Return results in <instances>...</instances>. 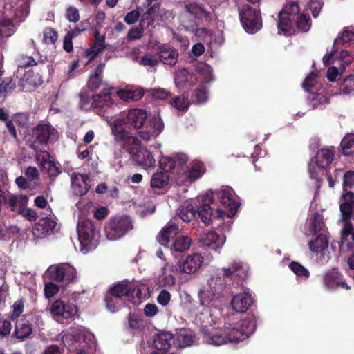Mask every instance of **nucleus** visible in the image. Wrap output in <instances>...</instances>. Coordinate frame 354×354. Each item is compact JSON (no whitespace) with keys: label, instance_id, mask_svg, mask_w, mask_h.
<instances>
[{"label":"nucleus","instance_id":"f257e3e1","mask_svg":"<svg viewBox=\"0 0 354 354\" xmlns=\"http://www.w3.org/2000/svg\"><path fill=\"white\" fill-rule=\"evenodd\" d=\"M256 328V322L253 316L246 317L236 325L231 323L226 324L225 329L226 334L212 333L209 329L202 328L203 337L207 343L215 346H221L228 342H239L247 339L254 333Z\"/></svg>","mask_w":354,"mask_h":354},{"label":"nucleus","instance_id":"f03ea898","mask_svg":"<svg viewBox=\"0 0 354 354\" xmlns=\"http://www.w3.org/2000/svg\"><path fill=\"white\" fill-rule=\"evenodd\" d=\"M26 8V5L21 9L17 8L15 10L12 3H6L4 5L3 18L0 21V44L3 42L4 38L10 37L15 32L14 21H22L27 15Z\"/></svg>","mask_w":354,"mask_h":354},{"label":"nucleus","instance_id":"7ed1b4c3","mask_svg":"<svg viewBox=\"0 0 354 354\" xmlns=\"http://www.w3.org/2000/svg\"><path fill=\"white\" fill-rule=\"evenodd\" d=\"M81 250L86 253L94 250L99 241V232L89 219L80 220L77 227Z\"/></svg>","mask_w":354,"mask_h":354},{"label":"nucleus","instance_id":"20e7f679","mask_svg":"<svg viewBox=\"0 0 354 354\" xmlns=\"http://www.w3.org/2000/svg\"><path fill=\"white\" fill-rule=\"evenodd\" d=\"M344 202L340 205L342 221L344 226L341 230L342 239L346 241L349 236L354 241V227L351 223V218L354 220V194L347 192L342 196Z\"/></svg>","mask_w":354,"mask_h":354},{"label":"nucleus","instance_id":"39448f33","mask_svg":"<svg viewBox=\"0 0 354 354\" xmlns=\"http://www.w3.org/2000/svg\"><path fill=\"white\" fill-rule=\"evenodd\" d=\"M216 194L221 204L229 208V211L227 213L218 209L216 211V217L222 218L225 214H227V217L232 216L239 206L237 195L232 189L228 186H223L221 187V189L216 192Z\"/></svg>","mask_w":354,"mask_h":354},{"label":"nucleus","instance_id":"423d86ee","mask_svg":"<svg viewBox=\"0 0 354 354\" xmlns=\"http://www.w3.org/2000/svg\"><path fill=\"white\" fill-rule=\"evenodd\" d=\"M50 279L66 285L77 281L76 269L70 264L61 263L50 266L47 270Z\"/></svg>","mask_w":354,"mask_h":354},{"label":"nucleus","instance_id":"0eeeda50","mask_svg":"<svg viewBox=\"0 0 354 354\" xmlns=\"http://www.w3.org/2000/svg\"><path fill=\"white\" fill-rule=\"evenodd\" d=\"M132 228V222L128 216L116 217L106 227V236L109 240L115 241L124 236Z\"/></svg>","mask_w":354,"mask_h":354},{"label":"nucleus","instance_id":"6e6552de","mask_svg":"<svg viewBox=\"0 0 354 354\" xmlns=\"http://www.w3.org/2000/svg\"><path fill=\"white\" fill-rule=\"evenodd\" d=\"M93 339V335L82 326L71 328L62 337L64 345L68 348H77L80 344H87Z\"/></svg>","mask_w":354,"mask_h":354},{"label":"nucleus","instance_id":"1a4fd4ad","mask_svg":"<svg viewBox=\"0 0 354 354\" xmlns=\"http://www.w3.org/2000/svg\"><path fill=\"white\" fill-rule=\"evenodd\" d=\"M239 17L242 26L247 32L253 34L260 30L261 17L256 9L245 6L240 12Z\"/></svg>","mask_w":354,"mask_h":354},{"label":"nucleus","instance_id":"9d476101","mask_svg":"<svg viewBox=\"0 0 354 354\" xmlns=\"http://www.w3.org/2000/svg\"><path fill=\"white\" fill-rule=\"evenodd\" d=\"M334 153L332 149L324 148L319 150L315 157L316 160H311L308 165V171L312 179L315 180L316 185L319 187L320 183L315 176L317 174V167L319 169L327 168L333 160Z\"/></svg>","mask_w":354,"mask_h":354},{"label":"nucleus","instance_id":"9b49d317","mask_svg":"<svg viewBox=\"0 0 354 354\" xmlns=\"http://www.w3.org/2000/svg\"><path fill=\"white\" fill-rule=\"evenodd\" d=\"M223 290L221 280L218 277L211 278L207 284L200 291L198 297L201 305H206L218 299Z\"/></svg>","mask_w":354,"mask_h":354},{"label":"nucleus","instance_id":"f8f14e48","mask_svg":"<svg viewBox=\"0 0 354 354\" xmlns=\"http://www.w3.org/2000/svg\"><path fill=\"white\" fill-rule=\"evenodd\" d=\"M204 258L201 254L194 253L189 255L183 263L178 262L172 266L171 271L176 274H192L201 267Z\"/></svg>","mask_w":354,"mask_h":354},{"label":"nucleus","instance_id":"ddd939ff","mask_svg":"<svg viewBox=\"0 0 354 354\" xmlns=\"http://www.w3.org/2000/svg\"><path fill=\"white\" fill-rule=\"evenodd\" d=\"M59 136L58 131L49 124H39L32 129V138L41 144L55 142Z\"/></svg>","mask_w":354,"mask_h":354},{"label":"nucleus","instance_id":"4468645a","mask_svg":"<svg viewBox=\"0 0 354 354\" xmlns=\"http://www.w3.org/2000/svg\"><path fill=\"white\" fill-rule=\"evenodd\" d=\"M174 342V336L168 332L157 334L153 339V346H148L145 354H163L168 352Z\"/></svg>","mask_w":354,"mask_h":354},{"label":"nucleus","instance_id":"2eb2a0df","mask_svg":"<svg viewBox=\"0 0 354 354\" xmlns=\"http://www.w3.org/2000/svg\"><path fill=\"white\" fill-rule=\"evenodd\" d=\"M57 225L55 220L52 217H44L36 223L32 230L35 240L44 239L55 232Z\"/></svg>","mask_w":354,"mask_h":354},{"label":"nucleus","instance_id":"dca6fc26","mask_svg":"<svg viewBox=\"0 0 354 354\" xmlns=\"http://www.w3.org/2000/svg\"><path fill=\"white\" fill-rule=\"evenodd\" d=\"M308 245L310 251L316 253L322 262H327L329 260L328 239L325 234H319L315 240L310 241Z\"/></svg>","mask_w":354,"mask_h":354},{"label":"nucleus","instance_id":"f3484780","mask_svg":"<svg viewBox=\"0 0 354 354\" xmlns=\"http://www.w3.org/2000/svg\"><path fill=\"white\" fill-rule=\"evenodd\" d=\"M226 237L223 234H218L214 231L203 232L198 236V241L204 246L217 251L221 249L225 243Z\"/></svg>","mask_w":354,"mask_h":354},{"label":"nucleus","instance_id":"a211bd4d","mask_svg":"<svg viewBox=\"0 0 354 354\" xmlns=\"http://www.w3.org/2000/svg\"><path fill=\"white\" fill-rule=\"evenodd\" d=\"M71 182L72 191L77 196L86 194L91 187V179L87 174L73 173Z\"/></svg>","mask_w":354,"mask_h":354},{"label":"nucleus","instance_id":"6ab92c4d","mask_svg":"<svg viewBox=\"0 0 354 354\" xmlns=\"http://www.w3.org/2000/svg\"><path fill=\"white\" fill-rule=\"evenodd\" d=\"M77 307L71 304H65L61 300H56L52 304L50 312L55 318L69 319L77 313Z\"/></svg>","mask_w":354,"mask_h":354},{"label":"nucleus","instance_id":"aec40b11","mask_svg":"<svg viewBox=\"0 0 354 354\" xmlns=\"http://www.w3.org/2000/svg\"><path fill=\"white\" fill-rule=\"evenodd\" d=\"M248 266L241 261H234L223 268V276L230 279H244L248 274Z\"/></svg>","mask_w":354,"mask_h":354},{"label":"nucleus","instance_id":"412c9836","mask_svg":"<svg viewBox=\"0 0 354 354\" xmlns=\"http://www.w3.org/2000/svg\"><path fill=\"white\" fill-rule=\"evenodd\" d=\"M147 118L145 110L142 109H131L126 114V123L133 129H141L145 124Z\"/></svg>","mask_w":354,"mask_h":354},{"label":"nucleus","instance_id":"4be33fe9","mask_svg":"<svg viewBox=\"0 0 354 354\" xmlns=\"http://www.w3.org/2000/svg\"><path fill=\"white\" fill-rule=\"evenodd\" d=\"M50 158V154L47 151L37 152L36 155L37 161L41 169L50 177H56L60 174V170Z\"/></svg>","mask_w":354,"mask_h":354},{"label":"nucleus","instance_id":"5701e85b","mask_svg":"<svg viewBox=\"0 0 354 354\" xmlns=\"http://www.w3.org/2000/svg\"><path fill=\"white\" fill-rule=\"evenodd\" d=\"M42 82V77L39 73L29 71L19 79V86L24 91H32Z\"/></svg>","mask_w":354,"mask_h":354},{"label":"nucleus","instance_id":"b1692460","mask_svg":"<svg viewBox=\"0 0 354 354\" xmlns=\"http://www.w3.org/2000/svg\"><path fill=\"white\" fill-rule=\"evenodd\" d=\"M253 303L250 295L246 292H240L234 295L231 300V307L236 313H243Z\"/></svg>","mask_w":354,"mask_h":354},{"label":"nucleus","instance_id":"393cba45","mask_svg":"<svg viewBox=\"0 0 354 354\" xmlns=\"http://www.w3.org/2000/svg\"><path fill=\"white\" fill-rule=\"evenodd\" d=\"M159 60L165 64L175 65L178 60V52L176 49L167 44H162L158 48Z\"/></svg>","mask_w":354,"mask_h":354},{"label":"nucleus","instance_id":"a878e982","mask_svg":"<svg viewBox=\"0 0 354 354\" xmlns=\"http://www.w3.org/2000/svg\"><path fill=\"white\" fill-rule=\"evenodd\" d=\"M214 201L213 192L209 191L202 197V205L198 209V216L201 218L202 222L207 224L210 222L212 216V209L210 204Z\"/></svg>","mask_w":354,"mask_h":354},{"label":"nucleus","instance_id":"bb28decb","mask_svg":"<svg viewBox=\"0 0 354 354\" xmlns=\"http://www.w3.org/2000/svg\"><path fill=\"white\" fill-rule=\"evenodd\" d=\"M136 163L145 169L152 168L155 166L156 160L150 151L147 149H140L133 155Z\"/></svg>","mask_w":354,"mask_h":354},{"label":"nucleus","instance_id":"cd10ccee","mask_svg":"<svg viewBox=\"0 0 354 354\" xmlns=\"http://www.w3.org/2000/svg\"><path fill=\"white\" fill-rule=\"evenodd\" d=\"M179 232L180 230L178 225L174 221H170L158 234L157 240L160 245H166Z\"/></svg>","mask_w":354,"mask_h":354},{"label":"nucleus","instance_id":"c85d7f7f","mask_svg":"<svg viewBox=\"0 0 354 354\" xmlns=\"http://www.w3.org/2000/svg\"><path fill=\"white\" fill-rule=\"evenodd\" d=\"M175 340L176 346L180 348L191 346L196 342L194 333L185 328H182L177 332Z\"/></svg>","mask_w":354,"mask_h":354},{"label":"nucleus","instance_id":"c756f323","mask_svg":"<svg viewBox=\"0 0 354 354\" xmlns=\"http://www.w3.org/2000/svg\"><path fill=\"white\" fill-rule=\"evenodd\" d=\"M93 102H95L94 108L100 109L99 111L104 110L106 112L114 106V102L109 92L95 95ZM99 114L104 115L102 112H100Z\"/></svg>","mask_w":354,"mask_h":354},{"label":"nucleus","instance_id":"7c9ffc66","mask_svg":"<svg viewBox=\"0 0 354 354\" xmlns=\"http://www.w3.org/2000/svg\"><path fill=\"white\" fill-rule=\"evenodd\" d=\"M131 288L129 282L124 281L116 283L111 288L109 289L108 301L111 302V298L114 297L121 300L123 296L129 295L131 292Z\"/></svg>","mask_w":354,"mask_h":354},{"label":"nucleus","instance_id":"2f4dec72","mask_svg":"<svg viewBox=\"0 0 354 354\" xmlns=\"http://www.w3.org/2000/svg\"><path fill=\"white\" fill-rule=\"evenodd\" d=\"M186 10L194 15L196 17L209 21L212 19V12L205 8L196 3L187 4L185 6Z\"/></svg>","mask_w":354,"mask_h":354},{"label":"nucleus","instance_id":"473e14b6","mask_svg":"<svg viewBox=\"0 0 354 354\" xmlns=\"http://www.w3.org/2000/svg\"><path fill=\"white\" fill-rule=\"evenodd\" d=\"M141 88H123L117 92V95L123 101H137L143 96Z\"/></svg>","mask_w":354,"mask_h":354},{"label":"nucleus","instance_id":"72a5a7b5","mask_svg":"<svg viewBox=\"0 0 354 354\" xmlns=\"http://www.w3.org/2000/svg\"><path fill=\"white\" fill-rule=\"evenodd\" d=\"M204 173L203 164L200 161H193L190 163L186 173L187 181L192 183L199 178Z\"/></svg>","mask_w":354,"mask_h":354},{"label":"nucleus","instance_id":"f704fd0d","mask_svg":"<svg viewBox=\"0 0 354 354\" xmlns=\"http://www.w3.org/2000/svg\"><path fill=\"white\" fill-rule=\"evenodd\" d=\"M195 80L196 77L185 68L180 69L176 73L175 82L178 87L183 86L187 83L193 84Z\"/></svg>","mask_w":354,"mask_h":354},{"label":"nucleus","instance_id":"c9c22d12","mask_svg":"<svg viewBox=\"0 0 354 354\" xmlns=\"http://www.w3.org/2000/svg\"><path fill=\"white\" fill-rule=\"evenodd\" d=\"M167 263L162 268V274L157 278V285L160 288H171L176 284V278L166 273Z\"/></svg>","mask_w":354,"mask_h":354},{"label":"nucleus","instance_id":"e433bc0d","mask_svg":"<svg viewBox=\"0 0 354 354\" xmlns=\"http://www.w3.org/2000/svg\"><path fill=\"white\" fill-rule=\"evenodd\" d=\"M7 202L12 210L19 208V211L27 204L28 197L25 195H13L8 196Z\"/></svg>","mask_w":354,"mask_h":354},{"label":"nucleus","instance_id":"4c0bfd02","mask_svg":"<svg viewBox=\"0 0 354 354\" xmlns=\"http://www.w3.org/2000/svg\"><path fill=\"white\" fill-rule=\"evenodd\" d=\"M196 71L198 74V79L205 82H209L213 79L212 67L205 63L198 64Z\"/></svg>","mask_w":354,"mask_h":354},{"label":"nucleus","instance_id":"58836bf2","mask_svg":"<svg viewBox=\"0 0 354 354\" xmlns=\"http://www.w3.org/2000/svg\"><path fill=\"white\" fill-rule=\"evenodd\" d=\"M192 244V239L187 236H179L174 243L173 248L176 252H184L189 250Z\"/></svg>","mask_w":354,"mask_h":354},{"label":"nucleus","instance_id":"ea45409f","mask_svg":"<svg viewBox=\"0 0 354 354\" xmlns=\"http://www.w3.org/2000/svg\"><path fill=\"white\" fill-rule=\"evenodd\" d=\"M32 333V328L28 322H21L16 325L15 335L17 339H24Z\"/></svg>","mask_w":354,"mask_h":354},{"label":"nucleus","instance_id":"a19ab883","mask_svg":"<svg viewBox=\"0 0 354 354\" xmlns=\"http://www.w3.org/2000/svg\"><path fill=\"white\" fill-rule=\"evenodd\" d=\"M178 214L183 221H189L195 217L196 211L191 204L187 203L179 207Z\"/></svg>","mask_w":354,"mask_h":354},{"label":"nucleus","instance_id":"79ce46f5","mask_svg":"<svg viewBox=\"0 0 354 354\" xmlns=\"http://www.w3.org/2000/svg\"><path fill=\"white\" fill-rule=\"evenodd\" d=\"M169 181V176L167 172H156L151 178V185L156 188H162L165 186Z\"/></svg>","mask_w":354,"mask_h":354},{"label":"nucleus","instance_id":"37998d69","mask_svg":"<svg viewBox=\"0 0 354 354\" xmlns=\"http://www.w3.org/2000/svg\"><path fill=\"white\" fill-rule=\"evenodd\" d=\"M325 227L323 216L319 214H315L311 219L309 227L310 234H315L324 230Z\"/></svg>","mask_w":354,"mask_h":354},{"label":"nucleus","instance_id":"c03bdc74","mask_svg":"<svg viewBox=\"0 0 354 354\" xmlns=\"http://www.w3.org/2000/svg\"><path fill=\"white\" fill-rule=\"evenodd\" d=\"M147 127L152 131L153 135L158 137L164 129V124L160 115H154L150 120Z\"/></svg>","mask_w":354,"mask_h":354},{"label":"nucleus","instance_id":"a18cd8bd","mask_svg":"<svg viewBox=\"0 0 354 354\" xmlns=\"http://www.w3.org/2000/svg\"><path fill=\"white\" fill-rule=\"evenodd\" d=\"M277 26L279 33L288 34L292 27L291 18L289 16L284 15V13H279Z\"/></svg>","mask_w":354,"mask_h":354},{"label":"nucleus","instance_id":"49530a36","mask_svg":"<svg viewBox=\"0 0 354 354\" xmlns=\"http://www.w3.org/2000/svg\"><path fill=\"white\" fill-rule=\"evenodd\" d=\"M104 68V64H100L95 69V74L91 75L88 81V86L91 90L97 89L101 82L100 75Z\"/></svg>","mask_w":354,"mask_h":354},{"label":"nucleus","instance_id":"de8ad7c7","mask_svg":"<svg viewBox=\"0 0 354 354\" xmlns=\"http://www.w3.org/2000/svg\"><path fill=\"white\" fill-rule=\"evenodd\" d=\"M341 275L335 270L326 273L324 277L325 285L330 289L337 287V281L340 280Z\"/></svg>","mask_w":354,"mask_h":354},{"label":"nucleus","instance_id":"09e8293b","mask_svg":"<svg viewBox=\"0 0 354 354\" xmlns=\"http://www.w3.org/2000/svg\"><path fill=\"white\" fill-rule=\"evenodd\" d=\"M15 82L10 78L0 80V97H5L15 88Z\"/></svg>","mask_w":354,"mask_h":354},{"label":"nucleus","instance_id":"8fccbe9b","mask_svg":"<svg viewBox=\"0 0 354 354\" xmlns=\"http://www.w3.org/2000/svg\"><path fill=\"white\" fill-rule=\"evenodd\" d=\"M343 153L348 156L354 153V136H346L341 142Z\"/></svg>","mask_w":354,"mask_h":354},{"label":"nucleus","instance_id":"3c124183","mask_svg":"<svg viewBox=\"0 0 354 354\" xmlns=\"http://www.w3.org/2000/svg\"><path fill=\"white\" fill-rule=\"evenodd\" d=\"M111 133L117 141H123L129 137V132L123 127H118L110 124Z\"/></svg>","mask_w":354,"mask_h":354},{"label":"nucleus","instance_id":"603ef678","mask_svg":"<svg viewBox=\"0 0 354 354\" xmlns=\"http://www.w3.org/2000/svg\"><path fill=\"white\" fill-rule=\"evenodd\" d=\"M339 90L343 94H351L354 93V75H349L344 78L340 84Z\"/></svg>","mask_w":354,"mask_h":354},{"label":"nucleus","instance_id":"864d4df0","mask_svg":"<svg viewBox=\"0 0 354 354\" xmlns=\"http://www.w3.org/2000/svg\"><path fill=\"white\" fill-rule=\"evenodd\" d=\"M299 12V6L297 1H290L287 3L283 10L279 13H284V15L289 16L290 18L297 15Z\"/></svg>","mask_w":354,"mask_h":354},{"label":"nucleus","instance_id":"5fc2aeb1","mask_svg":"<svg viewBox=\"0 0 354 354\" xmlns=\"http://www.w3.org/2000/svg\"><path fill=\"white\" fill-rule=\"evenodd\" d=\"M180 299V306L182 308L189 312L194 310L193 306V299L191 295L183 291L179 295Z\"/></svg>","mask_w":354,"mask_h":354},{"label":"nucleus","instance_id":"6e6d98bb","mask_svg":"<svg viewBox=\"0 0 354 354\" xmlns=\"http://www.w3.org/2000/svg\"><path fill=\"white\" fill-rule=\"evenodd\" d=\"M80 106L81 107V109L85 111H88L91 108H94V104L95 103V102H93L94 95H93L92 97H91L87 94L82 92L80 93Z\"/></svg>","mask_w":354,"mask_h":354},{"label":"nucleus","instance_id":"4d7b16f0","mask_svg":"<svg viewBox=\"0 0 354 354\" xmlns=\"http://www.w3.org/2000/svg\"><path fill=\"white\" fill-rule=\"evenodd\" d=\"M138 62L140 65L144 66L155 67L158 64L159 59L156 55L147 53L140 57Z\"/></svg>","mask_w":354,"mask_h":354},{"label":"nucleus","instance_id":"13d9d810","mask_svg":"<svg viewBox=\"0 0 354 354\" xmlns=\"http://www.w3.org/2000/svg\"><path fill=\"white\" fill-rule=\"evenodd\" d=\"M341 42L344 44L354 42V29L352 30L345 29L341 37L335 40L334 46L338 45Z\"/></svg>","mask_w":354,"mask_h":354},{"label":"nucleus","instance_id":"bf43d9fd","mask_svg":"<svg viewBox=\"0 0 354 354\" xmlns=\"http://www.w3.org/2000/svg\"><path fill=\"white\" fill-rule=\"evenodd\" d=\"M289 267L292 270V271L299 277H305L306 279L309 277L308 270L304 268L302 265L297 262H292Z\"/></svg>","mask_w":354,"mask_h":354},{"label":"nucleus","instance_id":"052dcab7","mask_svg":"<svg viewBox=\"0 0 354 354\" xmlns=\"http://www.w3.org/2000/svg\"><path fill=\"white\" fill-rule=\"evenodd\" d=\"M297 25L298 28H299L301 31H308L310 29L311 25L309 15L304 14L301 15L297 20Z\"/></svg>","mask_w":354,"mask_h":354},{"label":"nucleus","instance_id":"680f3d73","mask_svg":"<svg viewBox=\"0 0 354 354\" xmlns=\"http://www.w3.org/2000/svg\"><path fill=\"white\" fill-rule=\"evenodd\" d=\"M309 97L310 99V103L313 109H315L318 107L319 105L328 102L327 97L320 93H312Z\"/></svg>","mask_w":354,"mask_h":354},{"label":"nucleus","instance_id":"e2e57ef3","mask_svg":"<svg viewBox=\"0 0 354 354\" xmlns=\"http://www.w3.org/2000/svg\"><path fill=\"white\" fill-rule=\"evenodd\" d=\"M17 62L18 67L21 68L32 66L36 64V62L32 58V57L26 56L24 55L19 56L17 59Z\"/></svg>","mask_w":354,"mask_h":354},{"label":"nucleus","instance_id":"0e129e2a","mask_svg":"<svg viewBox=\"0 0 354 354\" xmlns=\"http://www.w3.org/2000/svg\"><path fill=\"white\" fill-rule=\"evenodd\" d=\"M171 105L178 110L185 111L189 106V101L187 98L182 97H175L171 102Z\"/></svg>","mask_w":354,"mask_h":354},{"label":"nucleus","instance_id":"69168bd1","mask_svg":"<svg viewBox=\"0 0 354 354\" xmlns=\"http://www.w3.org/2000/svg\"><path fill=\"white\" fill-rule=\"evenodd\" d=\"M343 186L345 194L350 192L348 189L354 187V171H349L344 174Z\"/></svg>","mask_w":354,"mask_h":354},{"label":"nucleus","instance_id":"338daca9","mask_svg":"<svg viewBox=\"0 0 354 354\" xmlns=\"http://www.w3.org/2000/svg\"><path fill=\"white\" fill-rule=\"evenodd\" d=\"M43 39L47 44H53L57 39V34L53 28H46L44 31Z\"/></svg>","mask_w":354,"mask_h":354},{"label":"nucleus","instance_id":"774afa93","mask_svg":"<svg viewBox=\"0 0 354 354\" xmlns=\"http://www.w3.org/2000/svg\"><path fill=\"white\" fill-rule=\"evenodd\" d=\"M159 165L160 168L167 173L175 167V162L169 157H163L159 160Z\"/></svg>","mask_w":354,"mask_h":354}]
</instances>
